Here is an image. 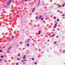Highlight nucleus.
<instances>
[{
	"label": "nucleus",
	"instance_id": "nucleus-1",
	"mask_svg": "<svg viewBox=\"0 0 65 65\" xmlns=\"http://www.w3.org/2000/svg\"><path fill=\"white\" fill-rule=\"evenodd\" d=\"M11 2V0H10L9 2L7 3V5H10V3Z\"/></svg>",
	"mask_w": 65,
	"mask_h": 65
},
{
	"label": "nucleus",
	"instance_id": "nucleus-2",
	"mask_svg": "<svg viewBox=\"0 0 65 65\" xmlns=\"http://www.w3.org/2000/svg\"><path fill=\"white\" fill-rule=\"evenodd\" d=\"M40 0H39L38 3V5L37 6V7H38V6H39V4H40Z\"/></svg>",
	"mask_w": 65,
	"mask_h": 65
},
{
	"label": "nucleus",
	"instance_id": "nucleus-3",
	"mask_svg": "<svg viewBox=\"0 0 65 65\" xmlns=\"http://www.w3.org/2000/svg\"><path fill=\"white\" fill-rule=\"evenodd\" d=\"M26 56V55H25L24 57H23V59H26V57H25Z\"/></svg>",
	"mask_w": 65,
	"mask_h": 65
},
{
	"label": "nucleus",
	"instance_id": "nucleus-4",
	"mask_svg": "<svg viewBox=\"0 0 65 65\" xmlns=\"http://www.w3.org/2000/svg\"><path fill=\"white\" fill-rule=\"evenodd\" d=\"M35 10V8H34L32 10V12H34V11Z\"/></svg>",
	"mask_w": 65,
	"mask_h": 65
},
{
	"label": "nucleus",
	"instance_id": "nucleus-5",
	"mask_svg": "<svg viewBox=\"0 0 65 65\" xmlns=\"http://www.w3.org/2000/svg\"><path fill=\"white\" fill-rule=\"evenodd\" d=\"M39 18L40 19H41V15H40L39 17Z\"/></svg>",
	"mask_w": 65,
	"mask_h": 65
},
{
	"label": "nucleus",
	"instance_id": "nucleus-6",
	"mask_svg": "<svg viewBox=\"0 0 65 65\" xmlns=\"http://www.w3.org/2000/svg\"><path fill=\"white\" fill-rule=\"evenodd\" d=\"M3 8H4V7H6V8H7V7L6 6H4L3 7Z\"/></svg>",
	"mask_w": 65,
	"mask_h": 65
},
{
	"label": "nucleus",
	"instance_id": "nucleus-7",
	"mask_svg": "<svg viewBox=\"0 0 65 65\" xmlns=\"http://www.w3.org/2000/svg\"><path fill=\"white\" fill-rule=\"evenodd\" d=\"M65 50H63V53H65Z\"/></svg>",
	"mask_w": 65,
	"mask_h": 65
},
{
	"label": "nucleus",
	"instance_id": "nucleus-8",
	"mask_svg": "<svg viewBox=\"0 0 65 65\" xmlns=\"http://www.w3.org/2000/svg\"><path fill=\"white\" fill-rule=\"evenodd\" d=\"M55 36V35L53 34V35L51 36V37H53V36Z\"/></svg>",
	"mask_w": 65,
	"mask_h": 65
},
{
	"label": "nucleus",
	"instance_id": "nucleus-9",
	"mask_svg": "<svg viewBox=\"0 0 65 65\" xmlns=\"http://www.w3.org/2000/svg\"><path fill=\"white\" fill-rule=\"evenodd\" d=\"M10 48H11V47H10L9 48L8 50H9L10 49Z\"/></svg>",
	"mask_w": 65,
	"mask_h": 65
},
{
	"label": "nucleus",
	"instance_id": "nucleus-10",
	"mask_svg": "<svg viewBox=\"0 0 65 65\" xmlns=\"http://www.w3.org/2000/svg\"><path fill=\"white\" fill-rule=\"evenodd\" d=\"M65 5V4H64L63 5L62 7H64V5Z\"/></svg>",
	"mask_w": 65,
	"mask_h": 65
},
{
	"label": "nucleus",
	"instance_id": "nucleus-11",
	"mask_svg": "<svg viewBox=\"0 0 65 65\" xmlns=\"http://www.w3.org/2000/svg\"><path fill=\"white\" fill-rule=\"evenodd\" d=\"M36 19H37V20H38V17H36Z\"/></svg>",
	"mask_w": 65,
	"mask_h": 65
},
{
	"label": "nucleus",
	"instance_id": "nucleus-12",
	"mask_svg": "<svg viewBox=\"0 0 65 65\" xmlns=\"http://www.w3.org/2000/svg\"><path fill=\"white\" fill-rule=\"evenodd\" d=\"M2 61V59H0V61L1 62V61Z\"/></svg>",
	"mask_w": 65,
	"mask_h": 65
},
{
	"label": "nucleus",
	"instance_id": "nucleus-13",
	"mask_svg": "<svg viewBox=\"0 0 65 65\" xmlns=\"http://www.w3.org/2000/svg\"><path fill=\"white\" fill-rule=\"evenodd\" d=\"M39 34H40V32L39 31Z\"/></svg>",
	"mask_w": 65,
	"mask_h": 65
},
{
	"label": "nucleus",
	"instance_id": "nucleus-14",
	"mask_svg": "<svg viewBox=\"0 0 65 65\" xmlns=\"http://www.w3.org/2000/svg\"><path fill=\"white\" fill-rule=\"evenodd\" d=\"M47 19H48V18H46V19H45V20H47Z\"/></svg>",
	"mask_w": 65,
	"mask_h": 65
},
{
	"label": "nucleus",
	"instance_id": "nucleus-15",
	"mask_svg": "<svg viewBox=\"0 0 65 65\" xmlns=\"http://www.w3.org/2000/svg\"><path fill=\"white\" fill-rule=\"evenodd\" d=\"M27 46H29V44H27Z\"/></svg>",
	"mask_w": 65,
	"mask_h": 65
},
{
	"label": "nucleus",
	"instance_id": "nucleus-16",
	"mask_svg": "<svg viewBox=\"0 0 65 65\" xmlns=\"http://www.w3.org/2000/svg\"><path fill=\"white\" fill-rule=\"evenodd\" d=\"M57 24H55V26H56V27H57Z\"/></svg>",
	"mask_w": 65,
	"mask_h": 65
},
{
	"label": "nucleus",
	"instance_id": "nucleus-17",
	"mask_svg": "<svg viewBox=\"0 0 65 65\" xmlns=\"http://www.w3.org/2000/svg\"><path fill=\"white\" fill-rule=\"evenodd\" d=\"M23 61H27V60H23Z\"/></svg>",
	"mask_w": 65,
	"mask_h": 65
},
{
	"label": "nucleus",
	"instance_id": "nucleus-18",
	"mask_svg": "<svg viewBox=\"0 0 65 65\" xmlns=\"http://www.w3.org/2000/svg\"><path fill=\"white\" fill-rule=\"evenodd\" d=\"M43 18H42L41 19V20L42 21V20H43Z\"/></svg>",
	"mask_w": 65,
	"mask_h": 65
},
{
	"label": "nucleus",
	"instance_id": "nucleus-19",
	"mask_svg": "<svg viewBox=\"0 0 65 65\" xmlns=\"http://www.w3.org/2000/svg\"><path fill=\"white\" fill-rule=\"evenodd\" d=\"M1 58H3V56H1Z\"/></svg>",
	"mask_w": 65,
	"mask_h": 65
},
{
	"label": "nucleus",
	"instance_id": "nucleus-20",
	"mask_svg": "<svg viewBox=\"0 0 65 65\" xmlns=\"http://www.w3.org/2000/svg\"><path fill=\"white\" fill-rule=\"evenodd\" d=\"M18 56H20V54H18Z\"/></svg>",
	"mask_w": 65,
	"mask_h": 65
},
{
	"label": "nucleus",
	"instance_id": "nucleus-21",
	"mask_svg": "<svg viewBox=\"0 0 65 65\" xmlns=\"http://www.w3.org/2000/svg\"><path fill=\"white\" fill-rule=\"evenodd\" d=\"M34 60V58H32V60Z\"/></svg>",
	"mask_w": 65,
	"mask_h": 65
},
{
	"label": "nucleus",
	"instance_id": "nucleus-22",
	"mask_svg": "<svg viewBox=\"0 0 65 65\" xmlns=\"http://www.w3.org/2000/svg\"><path fill=\"white\" fill-rule=\"evenodd\" d=\"M57 21L58 22H59V20L58 19H57Z\"/></svg>",
	"mask_w": 65,
	"mask_h": 65
},
{
	"label": "nucleus",
	"instance_id": "nucleus-23",
	"mask_svg": "<svg viewBox=\"0 0 65 65\" xmlns=\"http://www.w3.org/2000/svg\"><path fill=\"white\" fill-rule=\"evenodd\" d=\"M28 41H30V39H28Z\"/></svg>",
	"mask_w": 65,
	"mask_h": 65
},
{
	"label": "nucleus",
	"instance_id": "nucleus-24",
	"mask_svg": "<svg viewBox=\"0 0 65 65\" xmlns=\"http://www.w3.org/2000/svg\"><path fill=\"white\" fill-rule=\"evenodd\" d=\"M20 44H22V42H20Z\"/></svg>",
	"mask_w": 65,
	"mask_h": 65
},
{
	"label": "nucleus",
	"instance_id": "nucleus-25",
	"mask_svg": "<svg viewBox=\"0 0 65 65\" xmlns=\"http://www.w3.org/2000/svg\"><path fill=\"white\" fill-rule=\"evenodd\" d=\"M37 64V62H36L35 63V65H36V64Z\"/></svg>",
	"mask_w": 65,
	"mask_h": 65
},
{
	"label": "nucleus",
	"instance_id": "nucleus-26",
	"mask_svg": "<svg viewBox=\"0 0 65 65\" xmlns=\"http://www.w3.org/2000/svg\"><path fill=\"white\" fill-rule=\"evenodd\" d=\"M19 64L18 63H16V64L17 65H18Z\"/></svg>",
	"mask_w": 65,
	"mask_h": 65
},
{
	"label": "nucleus",
	"instance_id": "nucleus-27",
	"mask_svg": "<svg viewBox=\"0 0 65 65\" xmlns=\"http://www.w3.org/2000/svg\"><path fill=\"white\" fill-rule=\"evenodd\" d=\"M18 60H20V59H19V58H18Z\"/></svg>",
	"mask_w": 65,
	"mask_h": 65
},
{
	"label": "nucleus",
	"instance_id": "nucleus-28",
	"mask_svg": "<svg viewBox=\"0 0 65 65\" xmlns=\"http://www.w3.org/2000/svg\"><path fill=\"white\" fill-rule=\"evenodd\" d=\"M0 52H2V50H1Z\"/></svg>",
	"mask_w": 65,
	"mask_h": 65
},
{
	"label": "nucleus",
	"instance_id": "nucleus-29",
	"mask_svg": "<svg viewBox=\"0 0 65 65\" xmlns=\"http://www.w3.org/2000/svg\"><path fill=\"white\" fill-rule=\"evenodd\" d=\"M57 12H59V11H59V10H58V11H57Z\"/></svg>",
	"mask_w": 65,
	"mask_h": 65
},
{
	"label": "nucleus",
	"instance_id": "nucleus-30",
	"mask_svg": "<svg viewBox=\"0 0 65 65\" xmlns=\"http://www.w3.org/2000/svg\"><path fill=\"white\" fill-rule=\"evenodd\" d=\"M53 28H56V26H54V27Z\"/></svg>",
	"mask_w": 65,
	"mask_h": 65
},
{
	"label": "nucleus",
	"instance_id": "nucleus-31",
	"mask_svg": "<svg viewBox=\"0 0 65 65\" xmlns=\"http://www.w3.org/2000/svg\"><path fill=\"white\" fill-rule=\"evenodd\" d=\"M56 17H54V19H56Z\"/></svg>",
	"mask_w": 65,
	"mask_h": 65
},
{
	"label": "nucleus",
	"instance_id": "nucleus-32",
	"mask_svg": "<svg viewBox=\"0 0 65 65\" xmlns=\"http://www.w3.org/2000/svg\"><path fill=\"white\" fill-rule=\"evenodd\" d=\"M58 37H59L58 36H57L56 37H57V38H58Z\"/></svg>",
	"mask_w": 65,
	"mask_h": 65
},
{
	"label": "nucleus",
	"instance_id": "nucleus-33",
	"mask_svg": "<svg viewBox=\"0 0 65 65\" xmlns=\"http://www.w3.org/2000/svg\"><path fill=\"white\" fill-rule=\"evenodd\" d=\"M55 24H57V23L56 22H55Z\"/></svg>",
	"mask_w": 65,
	"mask_h": 65
},
{
	"label": "nucleus",
	"instance_id": "nucleus-34",
	"mask_svg": "<svg viewBox=\"0 0 65 65\" xmlns=\"http://www.w3.org/2000/svg\"><path fill=\"white\" fill-rule=\"evenodd\" d=\"M23 61H24L23 60L21 61V62H23Z\"/></svg>",
	"mask_w": 65,
	"mask_h": 65
},
{
	"label": "nucleus",
	"instance_id": "nucleus-35",
	"mask_svg": "<svg viewBox=\"0 0 65 65\" xmlns=\"http://www.w3.org/2000/svg\"><path fill=\"white\" fill-rule=\"evenodd\" d=\"M59 7H61V5H59Z\"/></svg>",
	"mask_w": 65,
	"mask_h": 65
},
{
	"label": "nucleus",
	"instance_id": "nucleus-36",
	"mask_svg": "<svg viewBox=\"0 0 65 65\" xmlns=\"http://www.w3.org/2000/svg\"><path fill=\"white\" fill-rule=\"evenodd\" d=\"M56 42H54V43H56Z\"/></svg>",
	"mask_w": 65,
	"mask_h": 65
},
{
	"label": "nucleus",
	"instance_id": "nucleus-37",
	"mask_svg": "<svg viewBox=\"0 0 65 65\" xmlns=\"http://www.w3.org/2000/svg\"><path fill=\"white\" fill-rule=\"evenodd\" d=\"M27 42H29V41H27Z\"/></svg>",
	"mask_w": 65,
	"mask_h": 65
},
{
	"label": "nucleus",
	"instance_id": "nucleus-38",
	"mask_svg": "<svg viewBox=\"0 0 65 65\" xmlns=\"http://www.w3.org/2000/svg\"><path fill=\"white\" fill-rule=\"evenodd\" d=\"M25 1H27V0H25Z\"/></svg>",
	"mask_w": 65,
	"mask_h": 65
},
{
	"label": "nucleus",
	"instance_id": "nucleus-39",
	"mask_svg": "<svg viewBox=\"0 0 65 65\" xmlns=\"http://www.w3.org/2000/svg\"><path fill=\"white\" fill-rule=\"evenodd\" d=\"M25 48H23V50H24V49H25Z\"/></svg>",
	"mask_w": 65,
	"mask_h": 65
},
{
	"label": "nucleus",
	"instance_id": "nucleus-40",
	"mask_svg": "<svg viewBox=\"0 0 65 65\" xmlns=\"http://www.w3.org/2000/svg\"><path fill=\"white\" fill-rule=\"evenodd\" d=\"M58 7V8H59V7H60L59 6Z\"/></svg>",
	"mask_w": 65,
	"mask_h": 65
},
{
	"label": "nucleus",
	"instance_id": "nucleus-41",
	"mask_svg": "<svg viewBox=\"0 0 65 65\" xmlns=\"http://www.w3.org/2000/svg\"><path fill=\"white\" fill-rule=\"evenodd\" d=\"M32 40H34V39H32Z\"/></svg>",
	"mask_w": 65,
	"mask_h": 65
},
{
	"label": "nucleus",
	"instance_id": "nucleus-42",
	"mask_svg": "<svg viewBox=\"0 0 65 65\" xmlns=\"http://www.w3.org/2000/svg\"><path fill=\"white\" fill-rule=\"evenodd\" d=\"M5 47H3V48H4Z\"/></svg>",
	"mask_w": 65,
	"mask_h": 65
},
{
	"label": "nucleus",
	"instance_id": "nucleus-43",
	"mask_svg": "<svg viewBox=\"0 0 65 65\" xmlns=\"http://www.w3.org/2000/svg\"><path fill=\"white\" fill-rule=\"evenodd\" d=\"M5 57H6V55H5Z\"/></svg>",
	"mask_w": 65,
	"mask_h": 65
},
{
	"label": "nucleus",
	"instance_id": "nucleus-44",
	"mask_svg": "<svg viewBox=\"0 0 65 65\" xmlns=\"http://www.w3.org/2000/svg\"><path fill=\"white\" fill-rule=\"evenodd\" d=\"M47 52H48V50L47 51Z\"/></svg>",
	"mask_w": 65,
	"mask_h": 65
},
{
	"label": "nucleus",
	"instance_id": "nucleus-45",
	"mask_svg": "<svg viewBox=\"0 0 65 65\" xmlns=\"http://www.w3.org/2000/svg\"><path fill=\"white\" fill-rule=\"evenodd\" d=\"M42 53H43V52H42Z\"/></svg>",
	"mask_w": 65,
	"mask_h": 65
},
{
	"label": "nucleus",
	"instance_id": "nucleus-46",
	"mask_svg": "<svg viewBox=\"0 0 65 65\" xmlns=\"http://www.w3.org/2000/svg\"><path fill=\"white\" fill-rule=\"evenodd\" d=\"M14 64H15V63H14Z\"/></svg>",
	"mask_w": 65,
	"mask_h": 65
}]
</instances>
